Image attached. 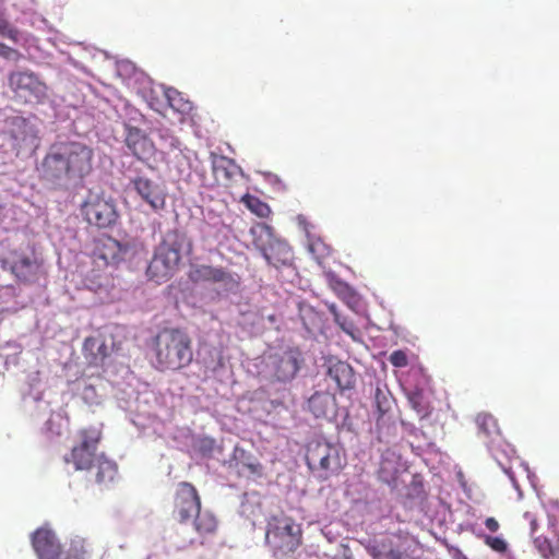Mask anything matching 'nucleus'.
Returning a JSON list of instances; mask_svg holds the SVG:
<instances>
[{
    "label": "nucleus",
    "instance_id": "nucleus-10",
    "mask_svg": "<svg viewBox=\"0 0 559 559\" xmlns=\"http://www.w3.org/2000/svg\"><path fill=\"white\" fill-rule=\"evenodd\" d=\"M8 85L16 99L23 103L38 104L47 97V85L33 71H13L8 76Z\"/></svg>",
    "mask_w": 559,
    "mask_h": 559
},
{
    "label": "nucleus",
    "instance_id": "nucleus-31",
    "mask_svg": "<svg viewBox=\"0 0 559 559\" xmlns=\"http://www.w3.org/2000/svg\"><path fill=\"white\" fill-rule=\"evenodd\" d=\"M484 543L499 554H504L508 550V543L499 536L486 535Z\"/></svg>",
    "mask_w": 559,
    "mask_h": 559
},
{
    "label": "nucleus",
    "instance_id": "nucleus-28",
    "mask_svg": "<svg viewBox=\"0 0 559 559\" xmlns=\"http://www.w3.org/2000/svg\"><path fill=\"white\" fill-rule=\"evenodd\" d=\"M308 249L320 264L331 254V248L326 246L321 239L311 240Z\"/></svg>",
    "mask_w": 559,
    "mask_h": 559
},
{
    "label": "nucleus",
    "instance_id": "nucleus-16",
    "mask_svg": "<svg viewBox=\"0 0 559 559\" xmlns=\"http://www.w3.org/2000/svg\"><path fill=\"white\" fill-rule=\"evenodd\" d=\"M133 189L154 212L166 209L167 189L163 181L146 176H136L131 180Z\"/></svg>",
    "mask_w": 559,
    "mask_h": 559
},
{
    "label": "nucleus",
    "instance_id": "nucleus-8",
    "mask_svg": "<svg viewBox=\"0 0 559 559\" xmlns=\"http://www.w3.org/2000/svg\"><path fill=\"white\" fill-rule=\"evenodd\" d=\"M260 235L254 238L253 243L262 253L269 264L275 269L289 267L294 263V251L292 247L274 235V229L266 223L258 224Z\"/></svg>",
    "mask_w": 559,
    "mask_h": 559
},
{
    "label": "nucleus",
    "instance_id": "nucleus-27",
    "mask_svg": "<svg viewBox=\"0 0 559 559\" xmlns=\"http://www.w3.org/2000/svg\"><path fill=\"white\" fill-rule=\"evenodd\" d=\"M330 311L333 313L334 316V321L336 322V324H338V326L347 334L349 335L353 340H356V333L358 332V329L356 328V325L354 324L353 321L348 320L347 318H344L342 317L337 311H336V308L335 306H331L330 307Z\"/></svg>",
    "mask_w": 559,
    "mask_h": 559
},
{
    "label": "nucleus",
    "instance_id": "nucleus-35",
    "mask_svg": "<svg viewBox=\"0 0 559 559\" xmlns=\"http://www.w3.org/2000/svg\"><path fill=\"white\" fill-rule=\"evenodd\" d=\"M388 461L383 460L379 468V477L382 481L390 484L395 478L396 471L388 468Z\"/></svg>",
    "mask_w": 559,
    "mask_h": 559
},
{
    "label": "nucleus",
    "instance_id": "nucleus-19",
    "mask_svg": "<svg viewBox=\"0 0 559 559\" xmlns=\"http://www.w3.org/2000/svg\"><path fill=\"white\" fill-rule=\"evenodd\" d=\"M193 526L197 537H182L175 542L178 549H185L195 544L203 545L205 539L213 536L217 531V520L210 511H199L194 515Z\"/></svg>",
    "mask_w": 559,
    "mask_h": 559
},
{
    "label": "nucleus",
    "instance_id": "nucleus-39",
    "mask_svg": "<svg viewBox=\"0 0 559 559\" xmlns=\"http://www.w3.org/2000/svg\"><path fill=\"white\" fill-rule=\"evenodd\" d=\"M524 516L530 521L531 533L535 534L538 528V522L536 516L530 512H525Z\"/></svg>",
    "mask_w": 559,
    "mask_h": 559
},
{
    "label": "nucleus",
    "instance_id": "nucleus-37",
    "mask_svg": "<svg viewBox=\"0 0 559 559\" xmlns=\"http://www.w3.org/2000/svg\"><path fill=\"white\" fill-rule=\"evenodd\" d=\"M17 51L2 43H0V57L5 59H10L13 55H16Z\"/></svg>",
    "mask_w": 559,
    "mask_h": 559
},
{
    "label": "nucleus",
    "instance_id": "nucleus-1",
    "mask_svg": "<svg viewBox=\"0 0 559 559\" xmlns=\"http://www.w3.org/2000/svg\"><path fill=\"white\" fill-rule=\"evenodd\" d=\"M92 147L76 141L55 143L40 164V178L53 188H63L69 182L81 181L93 168Z\"/></svg>",
    "mask_w": 559,
    "mask_h": 559
},
{
    "label": "nucleus",
    "instance_id": "nucleus-38",
    "mask_svg": "<svg viewBox=\"0 0 559 559\" xmlns=\"http://www.w3.org/2000/svg\"><path fill=\"white\" fill-rule=\"evenodd\" d=\"M485 526L491 533H496L500 528V524L495 518H487L485 520Z\"/></svg>",
    "mask_w": 559,
    "mask_h": 559
},
{
    "label": "nucleus",
    "instance_id": "nucleus-25",
    "mask_svg": "<svg viewBox=\"0 0 559 559\" xmlns=\"http://www.w3.org/2000/svg\"><path fill=\"white\" fill-rule=\"evenodd\" d=\"M479 432L487 438H493L500 435L497 419L489 413H480L475 418Z\"/></svg>",
    "mask_w": 559,
    "mask_h": 559
},
{
    "label": "nucleus",
    "instance_id": "nucleus-14",
    "mask_svg": "<svg viewBox=\"0 0 559 559\" xmlns=\"http://www.w3.org/2000/svg\"><path fill=\"white\" fill-rule=\"evenodd\" d=\"M212 169L216 179L222 181L224 187L230 191V194H234L238 188L247 187L248 177L234 159L213 155Z\"/></svg>",
    "mask_w": 559,
    "mask_h": 559
},
{
    "label": "nucleus",
    "instance_id": "nucleus-18",
    "mask_svg": "<svg viewBox=\"0 0 559 559\" xmlns=\"http://www.w3.org/2000/svg\"><path fill=\"white\" fill-rule=\"evenodd\" d=\"M128 247L110 236H102L94 241L92 258L99 266L116 265L123 260Z\"/></svg>",
    "mask_w": 559,
    "mask_h": 559
},
{
    "label": "nucleus",
    "instance_id": "nucleus-15",
    "mask_svg": "<svg viewBox=\"0 0 559 559\" xmlns=\"http://www.w3.org/2000/svg\"><path fill=\"white\" fill-rule=\"evenodd\" d=\"M189 280L194 283L222 284L227 289H236L239 286L240 278L237 274L226 271L222 266L210 264H193L189 273Z\"/></svg>",
    "mask_w": 559,
    "mask_h": 559
},
{
    "label": "nucleus",
    "instance_id": "nucleus-5",
    "mask_svg": "<svg viewBox=\"0 0 559 559\" xmlns=\"http://www.w3.org/2000/svg\"><path fill=\"white\" fill-rule=\"evenodd\" d=\"M0 267L17 283L32 285L45 276L44 259L34 246L12 249L0 254Z\"/></svg>",
    "mask_w": 559,
    "mask_h": 559
},
{
    "label": "nucleus",
    "instance_id": "nucleus-41",
    "mask_svg": "<svg viewBox=\"0 0 559 559\" xmlns=\"http://www.w3.org/2000/svg\"><path fill=\"white\" fill-rule=\"evenodd\" d=\"M369 554L373 557V559H383V554L385 550L380 549L378 546L368 547Z\"/></svg>",
    "mask_w": 559,
    "mask_h": 559
},
{
    "label": "nucleus",
    "instance_id": "nucleus-32",
    "mask_svg": "<svg viewBox=\"0 0 559 559\" xmlns=\"http://www.w3.org/2000/svg\"><path fill=\"white\" fill-rule=\"evenodd\" d=\"M160 140L164 142V145L168 150H176L180 146V141L168 130H159L158 131Z\"/></svg>",
    "mask_w": 559,
    "mask_h": 559
},
{
    "label": "nucleus",
    "instance_id": "nucleus-22",
    "mask_svg": "<svg viewBox=\"0 0 559 559\" xmlns=\"http://www.w3.org/2000/svg\"><path fill=\"white\" fill-rule=\"evenodd\" d=\"M88 473L98 486L107 488L118 476V465L105 453H99L97 461L93 464V471Z\"/></svg>",
    "mask_w": 559,
    "mask_h": 559
},
{
    "label": "nucleus",
    "instance_id": "nucleus-42",
    "mask_svg": "<svg viewBox=\"0 0 559 559\" xmlns=\"http://www.w3.org/2000/svg\"><path fill=\"white\" fill-rule=\"evenodd\" d=\"M251 473L258 474L261 472V464L259 463H246L243 464Z\"/></svg>",
    "mask_w": 559,
    "mask_h": 559
},
{
    "label": "nucleus",
    "instance_id": "nucleus-30",
    "mask_svg": "<svg viewBox=\"0 0 559 559\" xmlns=\"http://www.w3.org/2000/svg\"><path fill=\"white\" fill-rule=\"evenodd\" d=\"M168 105L176 111L183 112L189 106L182 100L180 93L176 90L168 88L165 92Z\"/></svg>",
    "mask_w": 559,
    "mask_h": 559
},
{
    "label": "nucleus",
    "instance_id": "nucleus-12",
    "mask_svg": "<svg viewBox=\"0 0 559 559\" xmlns=\"http://www.w3.org/2000/svg\"><path fill=\"white\" fill-rule=\"evenodd\" d=\"M81 211L86 222L98 228L110 227L118 218L114 202L97 193H90L87 195Z\"/></svg>",
    "mask_w": 559,
    "mask_h": 559
},
{
    "label": "nucleus",
    "instance_id": "nucleus-9",
    "mask_svg": "<svg viewBox=\"0 0 559 559\" xmlns=\"http://www.w3.org/2000/svg\"><path fill=\"white\" fill-rule=\"evenodd\" d=\"M100 427L91 426L78 431V443L71 452L64 456L66 463L73 464L76 471H93V464L97 461V448L102 440Z\"/></svg>",
    "mask_w": 559,
    "mask_h": 559
},
{
    "label": "nucleus",
    "instance_id": "nucleus-23",
    "mask_svg": "<svg viewBox=\"0 0 559 559\" xmlns=\"http://www.w3.org/2000/svg\"><path fill=\"white\" fill-rule=\"evenodd\" d=\"M308 409L317 418H328L336 414V399L330 392H314L308 400Z\"/></svg>",
    "mask_w": 559,
    "mask_h": 559
},
{
    "label": "nucleus",
    "instance_id": "nucleus-2",
    "mask_svg": "<svg viewBox=\"0 0 559 559\" xmlns=\"http://www.w3.org/2000/svg\"><path fill=\"white\" fill-rule=\"evenodd\" d=\"M152 364L158 371H178L193 360L192 338L180 328H163L152 340Z\"/></svg>",
    "mask_w": 559,
    "mask_h": 559
},
{
    "label": "nucleus",
    "instance_id": "nucleus-36",
    "mask_svg": "<svg viewBox=\"0 0 559 559\" xmlns=\"http://www.w3.org/2000/svg\"><path fill=\"white\" fill-rule=\"evenodd\" d=\"M374 400H376L377 409H378L380 416L384 415L388 412V406H386L388 401H386L385 395L382 393V391L379 388L376 390Z\"/></svg>",
    "mask_w": 559,
    "mask_h": 559
},
{
    "label": "nucleus",
    "instance_id": "nucleus-29",
    "mask_svg": "<svg viewBox=\"0 0 559 559\" xmlns=\"http://www.w3.org/2000/svg\"><path fill=\"white\" fill-rule=\"evenodd\" d=\"M0 36L13 43L20 39V31L8 21L3 12H0Z\"/></svg>",
    "mask_w": 559,
    "mask_h": 559
},
{
    "label": "nucleus",
    "instance_id": "nucleus-6",
    "mask_svg": "<svg viewBox=\"0 0 559 559\" xmlns=\"http://www.w3.org/2000/svg\"><path fill=\"white\" fill-rule=\"evenodd\" d=\"M306 463L321 480H328L332 476L338 475L344 467L340 448L320 439L311 440L307 444Z\"/></svg>",
    "mask_w": 559,
    "mask_h": 559
},
{
    "label": "nucleus",
    "instance_id": "nucleus-21",
    "mask_svg": "<svg viewBox=\"0 0 559 559\" xmlns=\"http://www.w3.org/2000/svg\"><path fill=\"white\" fill-rule=\"evenodd\" d=\"M124 143L139 159L153 156L155 147L152 140L139 128L127 126Z\"/></svg>",
    "mask_w": 559,
    "mask_h": 559
},
{
    "label": "nucleus",
    "instance_id": "nucleus-17",
    "mask_svg": "<svg viewBox=\"0 0 559 559\" xmlns=\"http://www.w3.org/2000/svg\"><path fill=\"white\" fill-rule=\"evenodd\" d=\"M82 350L88 365L103 367L115 350L114 336L97 332L84 340Z\"/></svg>",
    "mask_w": 559,
    "mask_h": 559
},
{
    "label": "nucleus",
    "instance_id": "nucleus-7",
    "mask_svg": "<svg viewBox=\"0 0 559 559\" xmlns=\"http://www.w3.org/2000/svg\"><path fill=\"white\" fill-rule=\"evenodd\" d=\"M301 528L285 513L271 515L267 520L265 540L283 554L294 552L301 544Z\"/></svg>",
    "mask_w": 559,
    "mask_h": 559
},
{
    "label": "nucleus",
    "instance_id": "nucleus-13",
    "mask_svg": "<svg viewBox=\"0 0 559 559\" xmlns=\"http://www.w3.org/2000/svg\"><path fill=\"white\" fill-rule=\"evenodd\" d=\"M200 510L201 498L197 488L188 481L179 483L174 498V518L180 524H186Z\"/></svg>",
    "mask_w": 559,
    "mask_h": 559
},
{
    "label": "nucleus",
    "instance_id": "nucleus-26",
    "mask_svg": "<svg viewBox=\"0 0 559 559\" xmlns=\"http://www.w3.org/2000/svg\"><path fill=\"white\" fill-rule=\"evenodd\" d=\"M534 545L538 552L545 559L559 558V538L558 545L554 546L552 543L545 536H536L534 538Z\"/></svg>",
    "mask_w": 559,
    "mask_h": 559
},
{
    "label": "nucleus",
    "instance_id": "nucleus-33",
    "mask_svg": "<svg viewBox=\"0 0 559 559\" xmlns=\"http://www.w3.org/2000/svg\"><path fill=\"white\" fill-rule=\"evenodd\" d=\"M389 361L396 368H403L408 365V358L404 350L397 349L391 353Z\"/></svg>",
    "mask_w": 559,
    "mask_h": 559
},
{
    "label": "nucleus",
    "instance_id": "nucleus-4",
    "mask_svg": "<svg viewBox=\"0 0 559 559\" xmlns=\"http://www.w3.org/2000/svg\"><path fill=\"white\" fill-rule=\"evenodd\" d=\"M32 547L38 559H87L92 552L84 538L71 539L63 549L56 533L47 525L38 527L31 535Z\"/></svg>",
    "mask_w": 559,
    "mask_h": 559
},
{
    "label": "nucleus",
    "instance_id": "nucleus-44",
    "mask_svg": "<svg viewBox=\"0 0 559 559\" xmlns=\"http://www.w3.org/2000/svg\"><path fill=\"white\" fill-rule=\"evenodd\" d=\"M245 454H246V451L242 450V449H239V448H236L235 451H234L235 459H238V455L245 456Z\"/></svg>",
    "mask_w": 559,
    "mask_h": 559
},
{
    "label": "nucleus",
    "instance_id": "nucleus-3",
    "mask_svg": "<svg viewBox=\"0 0 559 559\" xmlns=\"http://www.w3.org/2000/svg\"><path fill=\"white\" fill-rule=\"evenodd\" d=\"M192 241L185 233L175 229L166 233L154 250L146 269V276L156 284L169 281L179 270L183 251L190 253Z\"/></svg>",
    "mask_w": 559,
    "mask_h": 559
},
{
    "label": "nucleus",
    "instance_id": "nucleus-24",
    "mask_svg": "<svg viewBox=\"0 0 559 559\" xmlns=\"http://www.w3.org/2000/svg\"><path fill=\"white\" fill-rule=\"evenodd\" d=\"M239 202L245 204V206L252 214H254L255 216H258L260 218H267L272 213V210L266 202L262 201L260 198H258L253 194H250L248 192L240 197Z\"/></svg>",
    "mask_w": 559,
    "mask_h": 559
},
{
    "label": "nucleus",
    "instance_id": "nucleus-43",
    "mask_svg": "<svg viewBox=\"0 0 559 559\" xmlns=\"http://www.w3.org/2000/svg\"><path fill=\"white\" fill-rule=\"evenodd\" d=\"M453 559H468L467 556L459 548H455L452 552Z\"/></svg>",
    "mask_w": 559,
    "mask_h": 559
},
{
    "label": "nucleus",
    "instance_id": "nucleus-20",
    "mask_svg": "<svg viewBox=\"0 0 559 559\" xmlns=\"http://www.w3.org/2000/svg\"><path fill=\"white\" fill-rule=\"evenodd\" d=\"M326 376L332 379L337 389L343 392L352 390L356 383V377L353 367L335 357H329L325 360Z\"/></svg>",
    "mask_w": 559,
    "mask_h": 559
},
{
    "label": "nucleus",
    "instance_id": "nucleus-34",
    "mask_svg": "<svg viewBox=\"0 0 559 559\" xmlns=\"http://www.w3.org/2000/svg\"><path fill=\"white\" fill-rule=\"evenodd\" d=\"M423 396L419 392H415L409 395L408 401L412 407L420 415L426 416L428 414L427 408L421 404Z\"/></svg>",
    "mask_w": 559,
    "mask_h": 559
},
{
    "label": "nucleus",
    "instance_id": "nucleus-40",
    "mask_svg": "<svg viewBox=\"0 0 559 559\" xmlns=\"http://www.w3.org/2000/svg\"><path fill=\"white\" fill-rule=\"evenodd\" d=\"M383 559H403V555L397 549H389L384 551Z\"/></svg>",
    "mask_w": 559,
    "mask_h": 559
},
{
    "label": "nucleus",
    "instance_id": "nucleus-11",
    "mask_svg": "<svg viewBox=\"0 0 559 559\" xmlns=\"http://www.w3.org/2000/svg\"><path fill=\"white\" fill-rule=\"evenodd\" d=\"M305 362L304 354L298 346H290L280 353L266 357V369L275 382H289L299 372Z\"/></svg>",
    "mask_w": 559,
    "mask_h": 559
}]
</instances>
